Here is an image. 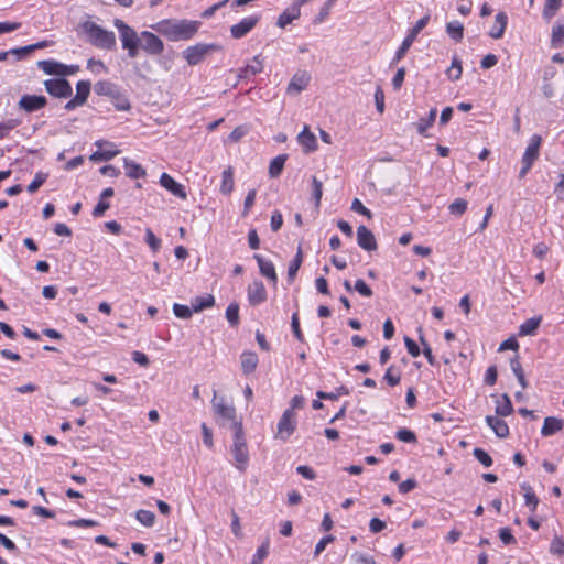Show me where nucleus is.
<instances>
[{"instance_id":"nucleus-49","label":"nucleus","mask_w":564,"mask_h":564,"mask_svg":"<svg viewBox=\"0 0 564 564\" xmlns=\"http://www.w3.org/2000/svg\"><path fill=\"white\" fill-rule=\"evenodd\" d=\"M562 4V0H545L544 9H543V15L546 19H550L555 15L557 10L560 9Z\"/></svg>"},{"instance_id":"nucleus-4","label":"nucleus","mask_w":564,"mask_h":564,"mask_svg":"<svg viewBox=\"0 0 564 564\" xmlns=\"http://www.w3.org/2000/svg\"><path fill=\"white\" fill-rule=\"evenodd\" d=\"M113 25L119 32L122 48L128 51L129 57L135 58L139 54L140 35L120 19H116Z\"/></svg>"},{"instance_id":"nucleus-6","label":"nucleus","mask_w":564,"mask_h":564,"mask_svg":"<svg viewBox=\"0 0 564 564\" xmlns=\"http://www.w3.org/2000/svg\"><path fill=\"white\" fill-rule=\"evenodd\" d=\"M213 409L216 415L220 416L224 420L231 422V429L235 431L236 423H242L240 419L237 417V412L234 405L227 404L225 398H218L217 392L214 391V398L212 401Z\"/></svg>"},{"instance_id":"nucleus-11","label":"nucleus","mask_w":564,"mask_h":564,"mask_svg":"<svg viewBox=\"0 0 564 564\" xmlns=\"http://www.w3.org/2000/svg\"><path fill=\"white\" fill-rule=\"evenodd\" d=\"M139 48H142L150 55H159L164 50V44L162 40L152 32L143 31L140 34V45Z\"/></svg>"},{"instance_id":"nucleus-41","label":"nucleus","mask_w":564,"mask_h":564,"mask_svg":"<svg viewBox=\"0 0 564 564\" xmlns=\"http://www.w3.org/2000/svg\"><path fill=\"white\" fill-rule=\"evenodd\" d=\"M111 102L119 111H127L131 107L128 97L120 90L111 98Z\"/></svg>"},{"instance_id":"nucleus-45","label":"nucleus","mask_w":564,"mask_h":564,"mask_svg":"<svg viewBox=\"0 0 564 564\" xmlns=\"http://www.w3.org/2000/svg\"><path fill=\"white\" fill-rule=\"evenodd\" d=\"M395 437L404 443L414 444L417 442L415 433L409 429L402 427L397 431Z\"/></svg>"},{"instance_id":"nucleus-43","label":"nucleus","mask_w":564,"mask_h":564,"mask_svg":"<svg viewBox=\"0 0 564 564\" xmlns=\"http://www.w3.org/2000/svg\"><path fill=\"white\" fill-rule=\"evenodd\" d=\"M349 393H350V391L347 387L340 386V387L336 388L335 392L318 391L316 393V395L318 397V399L337 400L339 395H348Z\"/></svg>"},{"instance_id":"nucleus-52","label":"nucleus","mask_w":564,"mask_h":564,"mask_svg":"<svg viewBox=\"0 0 564 564\" xmlns=\"http://www.w3.org/2000/svg\"><path fill=\"white\" fill-rule=\"evenodd\" d=\"M47 176V173L37 172L34 180L28 185V192L35 193L45 183Z\"/></svg>"},{"instance_id":"nucleus-42","label":"nucleus","mask_w":564,"mask_h":564,"mask_svg":"<svg viewBox=\"0 0 564 564\" xmlns=\"http://www.w3.org/2000/svg\"><path fill=\"white\" fill-rule=\"evenodd\" d=\"M226 318L230 326L236 327L239 325V305L234 302L226 308Z\"/></svg>"},{"instance_id":"nucleus-20","label":"nucleus","mask_w":564,"mask_h":564,"mask_svg":"<svg viewBox=\"0 0 564 564\" xmlns=\"http://www.w3.org/2000/svg\"><path fill=\"white\" fill-rule=\"evenodd\" d=\"M541 144H542L541 135L533 134L530 139V142H529L524 153H523L522 160L534 164V162L539 159Z\"/></svg>"},{"instance_id":"nucleus-15","label":"nucleus","mask_w":564,"mask_h":564,"mask_svg":"<svg viewBox=\"0 0 564 564\" xmlns=\"http://www.w3.org/2000/svg\"><path fill=\"white\" fill-rule=\"evenodd\" d=\"M556 77V70L554 68L546 69L543 76L542 91L546 98L555 96L556 87L560 86L564 89V78H557L554 83H550V78Z\"/></svg>"},{"instance_id":"nucleus-27","label":"nucleus","mask_w":564,"mask_h":564,"mask_svg":"<svg viewBox=\"0 0 564 564\" xmlns=\"http://www.w3.org/2000/svg\"><path fill=\"white\" fill-rule=\"evenodd\" d=\"M301 14L300 6L294 3L291 8L284 10L278 18V26L285 28L288 24L292 23L295 19H297Z\"/></svg>"},{"instance_id":"nucleus-63","label":"nucleus","mask_w":564,"mask_h":564,"mask_svg":"<svg viewBox=\"0 0 564 564\" xmlns=\"http://www.w3.org/2000/svg\"><path fill=\"white\" fill-rule=\"evenodd\" d=\"M417 487V481L414 478H409L399 484V491L401 494H408Z\"/></svg>"},{"instance_id":"nucleus-44","label":"nucleus","mask_w":564,"mask_h":564,"mask_svg":"<svg viewBox=\"0 0 564 564\" xmlns=\"http://www.w3.org/2000/svg\"><path fill=\"white\" fill-rule=\"evenodd\" d=\"M419 340L421 343V345L423 346V355L425 356V358L427 359V362L431 365V366H434L436 364V360H435V357L433 356L432 354V349L429 345V343L426 341L424 335H423V332H422V328H419Z\"/></svg>"},{"instance_id":"nucleus-3","label":"nucleus","mask_w":564,"mask_h":564,"mask_svg":"<svg viewBox=\"0 0 564 564\" xmlns=\"http://www.w3.org/2000/svg\"><path fill=\"white\" fill-rule=\"evenodd\" d=\"M231 453L236 462V467L243 473L249 463V452L245 438L242 423L235 424L234 444L231 447Z\"/></svg>"},{"instance_id":"nucleus-58","label":"nucleus","mask_w":564,"mask_h":564,"mask_svg":"<svg viewBox=\"0 0 564 564\" xmlns=\"http://www.w3.org/2000/svg\"><path fill=\"white\" fill-rule=\"evenodd\" d=\"M355 291L365 297L372 296V290L367 285L362 279H358L354 285Z\"/></svg>"},{"instance_id":"nucleus-46","label":"nucleus","mask_w":564,"mask_h":564,"mask_svg":"<svg viewBox=\"0 0 564 564\" xmlns=\"http://www.w3.org/2000/svg\"><path fill=\"white\" fill-rule=\"evenodd\" d=\"M462 62L457 57H454L451 67L447 69V76L451 80H457L462 77Z\"/></svg>"},{"instance_id":"nucleus-37","label":"nucleus","mask_w":564,"mask_h":564,"mask_svg":"<svg viewBox=\"0 0 564 564\" xmlns=\"http://www.w3.org/2000/svg\"><path fill=\"white\" fill-rule=\"evenodd\" d=\"M446 33L455 42H460L464 37V25L459 21H451L446 23Z\"/></svg>"},{"instance_id":"nucleus-62","label":"nucleus","mask_w":564,"mask_h":564,"mask_svg":"<svg viewBox=\"0 0 564 564\" xmlns=\"http://www.w3.org/2000/svg\"><path fill=\"white\" fill-rule=\"evenodd\" d=\"M499 538L501 542L506 545L516 543V539L509 528H501L499 530Z\"/></svg>"},{"instance_id":"nucleus-32","label":"nucleus","mask_w":564,"mask_h":564,"mask_svg":"<svg viewBox=\"0 0 564 564\" xmlns=\"http://www.w3.org/2000/svg\"><path fill=\"white\" fill-rule=\"evenodd\" d=\"M215 305V297L212 294H206L204 296H196L192 300L191 306L193 312L198 313L205 308L213 307Z\"/></svg>"},{"instance_id":"nucleus-64","label":"nucleus","mask_w":564,"mask_h":564,"mask_svg":"<svg viewBox=\"0 0 564 564\" xmlns=\"http://www.w3.org/2000/svg\"><path fill=\"white\" fill-rule=\"evenodd\" d=\"M355 558L356 564H376V561L372 556L365 554V553H355L352 555Z\"/></svg>"},{"instance_id":"nucleus-55","label":"nucleus","mask_w":564,"mask_h":564,"mask_svg":"<svg viewBox=\"0 0 564 564\" xmlns=\"http://www.w3.org/2000/svg\"><path fill=\"white\" fill-rule=\"evenodd\" d=\"M467 209V200L463 198L455 199L449 206L448 210L452 215L460 216L463 215Z\"/></svg>"},{"instance_id":"nucleus-57","label":"nucleus","mask_w":564,"mask_h":564,"mask_svg":"<svg viewBox=\"0 0 564 564\" xmlns=\"http://www.w3.org/2000/svg\"><path fill=\"white\" fill-rule=\"evenodd\" d=\"M291 327H292V332H293L294 336L296 337V339L300 340V341H303L304 340V336H303V333H302V330L300 328V319H299V313L297 312L293 313V315H292Z\"/></svg>"},{"instance_id":"nucleus-38","label":"nucleus","mask_w":564,"mask_h":564,"mask_svg":"<svg viewBox=\"0 0 564 564\" xmlns=\"http://www.w3.org/2000/svg\"><path fill=\"white\" fill-rule=\"evenodd\" d=\"M521 488L525 491V494H524L525 505L530 508V510L532 512H534L536 510V507L540 501L539 498L536 497L532 487L529 484H527V482L521 484Z\"/></svg>"},{"instance_id":"nucleus-54","label":"nucleus","mask_w":564,"mask_h":564,"mask_svg":"<svg viewBox=\"0 0 564 564\" xmlns=\"http://www.w3.org/2000/svg\"><path fill=\"white\" fill-rule=\"evenodd\" d=\"M337 0H326L323 7L321 8L318 14L314 19V23H322L330 13V9Z\"/></svg>"},{"instance_id":"nucleus-19","label":"nucleus","mask_w":564,"mask_h":564,"mask_svg":"<svg viewBox=\"0 0 564 564\" xmlns=\"http://www.w3.org/2000/svg\"><path fill=\"white\" fill-rule=\"evenodd\" d=\"M254 260L257 261L259 265L260 273L265 276L269 281H271L273 284H276L278 282V275L275 272L274 264L270 260H265L260 254H253Z\"/></svg>"},{"instance_id":"nucleus-40","label":"nucleus","mask_w":564,"mask_h":564,"mask_svg":"<svg viewBox=\"0 0 564 564\" xmlns=\"http://www.w3.org/2000/svg\"><path fill=\"white\" fill-rule=\"evenodd\" d=\"M155 513L150 510L140 509L135 512V519L145 528H152L155 523Z\"/></svg>"},{"instance_id":"nucleus-39","label":"nucleus","mask_w":564,"mask_h":564,"mask_svg":"<svg viewBox=\"0 0 564 564\" xmlns=\"http://www.w3.org/2000/svg\"><path fill=\"white\" fill-rule=\"evenodd\" d=\"M303 261V254H302V248L299 246L297 252L294 257V259L291 261L289 269H288V280L293 281L294 278L297 274L299 269L301 268Z\"/></svg>"},{"instance_id":"nucleus-26","label":"nucleus","mask_w":564,"mask_h":564,"mask_svg":"<svg viewBox=\"0 0 564 564\" xmlns=\"http://www.w3.org/2000/svg\"><path fill=\"white\" fill-rule=\"evenodd\" d=\"M564 426V421L562 419L555 416H547L544 419L543 426L541 429V434L545 437L555 434L561 431Z\"/></svg>"},{"instance_id":"nucleus-5","label":"nucleus","mask_w":564,"mask_h":564,"mask_svg":"<svg viewBox=\"0 0 564 564\" xmlns=\"http://www.w3.org/2000/svg\"><path fill=\"white\" fill-rule=\"evenodd\" d=\"M429 20H430V17L429 15H424L423 18H421L420 20L416 21L414 26L410 30V32L408 33V35L403 40L401 46L398 48V51H397V53H395V55H394V57L392 59V63H398V62H400L405 56L406 52L409 51V48L413 44V42L416 39V36L419 35V33L429 23Z\"/></svg>"},{"instance_id":"nucleus-22","label":"nucleus","mask_w":564,"mask_h":564,"mask_svg":"<svg viewBox=\"0 0 564 564\" xmlns=\"http://www.w3.org/2000/svg\"><path fill=\"white\" fill-rule=\"evenodd\" d=\"M486 423L490 426V429L499 438H506L509 436L508 424L502 419L498 417V415H487Z\"/></svg>"},{"instance_id":"nucleus-12","label":"nucleus","mask_w":564,"mask_h":564,"mask_svg":"<svg viewBox=\"0 0 564 564\" xmlns=\"http://www.w3.org/2000/svg\"><path fill=\"white\" fill-rule=\"evenodd\" d=\"M47 105V99L43 95H23L18 107L26 113H32L43 109Z\"/></svg>"},{"instance_id":"nucleus-59","label":"nucleus","mask_w":564,"mask_h":564,"mask_svg":"<svg viewBox=\"0 0 564 564\" xmlns=\"http://www.w3.org/2000/svg\"><path fill=\"white\" fill-rule=\"evenodd\" d=\"M404 345L406 347L408 352L412 357H419L421 355V349H420L419 345L409 336L404 337Z\"/></svg>"},{"instance_id":"nucleus-60","label":"nucleus","mask_w":564,"mask_h":564,"mask_svg":"<svg viewBox=\"0 0 564 564\" xmlns=\"http://www.w3.org/2000/svg\"><path fill=\"white\" fill-rule=\"evenodd\" d=\"M312 185H313V197L316 202V205H319L322 195H323V183L317 180V177L313 176L312 178Z\"/></svg>"},{"instance_id":"nucleus-2","label":"nucleus","mask_w":564,"mask_h":564,"mask_svg":"<svg viewBox=\"0 0 564 564\" xmlns=\"http://www.w3.org/2000/svg\"><path fill=\"white\" fill-rule=\"evenodd\" d=\"M82 29L87 34L91 45L102 50H113L116 47V35L112 31L105 30L93 21L83 22Z\"/></svg>"},{"instance_id":"nucleus-33","label":"nucleus","mask_w":564,"mask_h":564,"mask_svg":"<svg viewBox=\"0 0 564 564\" xmlns=\"http://www.w3.org/2000/svg\"><path fill=\"white\" fill-rule=\"evenodd\" d=\"M288 154H279L270 162L269 176L271 178H276L281 175Z\"/></svg>"},{"instance_id":"nucleus-53","label":"nucleus","mask_w":564,"mask_h":564,"mask_svg":"<svg viewBox=\"0 0 564 564\" xmlns=\"http://www.w3.org/2000/svg\"><path fill=\"white\" fill-rule=\"evenodd\" d=\"M173 313L178 318L188 319L193 315V310L192 306L189 307L187 305L175 303L173 305Z\"/></svg>"},{"instance_id":"nucleus-16","label":"nucleus","mask_w":564,"mask_h":564,"mask_svg":"<svg viewBox=\"0 0 564 564\" xmlns=\"http://www.w3.org/2000/svg\"><path fill=\"white\" fill-rule=\"evenodd\" d=\"M310 80L311 75L306 70L295 73L286 87V93L290 95L300 94L307 87Z\"/></svg>"},{"instance_id":"nucleus-28","label":"nucleus","mask_w":564,"mask_h":564,"mask_svg":"<svg viewBox=\"0 0 564 564\" xmlns=\"http://www.w3.org/2000/svg\"><path fill=\"white\" fill-rule=\"evenodd\" d=\"M123 165L126 169V174L130 178L139 180L145 177L147 175L144 167L128 158L123 159Z\"/></svg>"},{"instance_id":"nucleus-18","label":"nucleus","mask_w":564,"mask_h":564,"mask_svg":"<svg viewBox=\"0 0 564 564\" xmlns=\"http://www.w3.org/2000/svg\"><path fill=\"white\" fill-rule=\"evenodd\" d=\"M160 184L171 192L176 197H180L182 199H186L187 194L184 189V186L180 183H177L171 175L167 173H162L160 177Z\"/></svg>"},{"instance_id":"nucleus-17","label":"nucleus","mask_w":564,"mask_h":564,"mask_svg":"<svg viewBox=\"0 0 564 564\" xmlns=\"http://www.w3.org/2000/svg\"><path fill=\"white\" fill-rule=\"evenodd\" d=\"M248 301L257 306L267 301V290L262 281L256 280L248 286Z\"/></svg>"},{"instance_id":"nucleus-35","label":"nucleus","mask_w":564,"mask_h":564,"mask_svg":"<svg viewBox=\"0 0 564 564\" xmlns=\"http://www.w3.org/2000/svg\"><path fill=\"white\" fill-rule=\"evenodd\" d=\"M495 411L496 414L501 417L508 416L513 412L510 397L507 393H503L501 400L497 401Z\"/></svg>"},{"instance_id":"nucleus-8","label":"nucleus","mask_w":564,"mask_h":564,"mask_svg":"<svg viewBox=\"0 0 564 564\" xmlns=\"http://www.w3.org/2000/svg\"><path fill=\"white\" fill-rule=\"evenodd\" d=\"M44 87L47 94L55 98H69L73 95L70 83L63 77L46 79Z\"/></svg>"},{"instance_id":"nucleus-14","label":"nucleus","mask_w":564,"mask_h":564,"mask_svg":"<svg viewBox=\"0 0 564 564\" xmlns=\"http://www.w3.org/2000/svg\"><path fill=\"white\" fill-rule=\"evenodd\" d=\"M357 243L366 251H373L378 248L375 235L365 225L357 228Z\"/></svg>"},{"instance_id":"nucleus-50","label":"nucleus","mask_w":564,"mask_h":564,"mask_svg":"<svg viewBox=\"0 0 564 564\" xmlns=\"http://www.w3.org/2000/svg\"><path fill=\"white\" fill-rule=\"evenodd\" d=\"M144 240L153 252H158L161 248V239H159L150 228L145 229Z\"/></svg>"},{"instance_id":"nucleus-56","label":"nucleus","mask_w":564,"mask_h":564,"mask_svg":"<svg viewBox=\"0 0 564 564\" xmlns=\"http://www.w3.org/2000/svg\"><path fill=\"white\" fill-rule=\"evenodd\" d=\"M20 124V120L18 119H9L4 122L0 123V139H3L9 134L11 130Z\"/></svg>"},{"instance_id":"nucleus-34","label":"nucleus","mask_w":564,"mask_h":564,"mask_svg":"<svg viewBox=\"0 0 564 564\" xmlns=\"http://www.w3.org/2000/svg\"><path fill=\"white\" fill-rule=\"evenodd\" d=\"M221 178L220 193L224 195L231 194L234 191V170L231 166L224 170Z\"/></svg>"},{"instance_id":"nucleus-31","label":"nucleus","mask_w":564,"mask_h":564,"mask_svg":"<svg viewBox=\"0 0 564 564\" xmlns=\"http://www.w3.org/2000/svg\"><path fill=\"white\" fill-rule=\"evenodd\" d=\"M436 116L437 109L432 108L426 118H421L417 122H415L414 126L416 128L417 133L421 135H426V131L434 124Z\"/></svg>"},{"instance_id":"nucleus-47","label":"nucleus","mask_w":564,"mask_h":564,"mask_svg":"<svg viewBox=\"0 0 564 564\" xmlns=\"http://www.w3.org/2000/svg\"><path fill=\"white\" fill-rule=\"evenodd\" d=\"M563 41H564V23L556 24L552 31V46L558 48L562 46Z\"/></svg>"},{"instance_id":"nucleus-24","label":"nucleus","mask_w":564,"mask_h":564,"mask_svg":"<svg viewBox=\"0 0 564 564\" xmlns=\"http://www.w3.org/2000/svg\"><path fill=\"white\" fill-rule=\"evenodd\" d=\"M258 356L254 351L246 350L240 355L241 370L245 375L252 373L258 366Z\"/></svg>"},{"instance_id":"nucleus-21","label":"nucleus","mask_w":564,"mask_h":564,"mask_svg":"<svg viewBox=\"0 0 564 564\" xmlns=\"http://www.w3.org/2000/svg\"><path fill=\"white\" fill-rule=\"evenodd\" d=\"M263 69V58L261 55H256L250 64H247L243 68L238 70V78L246 79L251 75H257Z\"/></svg>"},{"instance_id":"nucleus-13","label":"nucleus","mask_w":564,"mask_h":564,"mask_svg":"<svg viewBox=\"0 0 564 564\" xmlns=\"http://www.w3.org/2000/svg\"><path fill=\"white\" fill-rule=\"evenodd\" d=\"M259 15H251L243 18L239 23L230 28V34L234 39H241L246 36L259 22Z\"/></svg>"},{"instance_id":"nucleus-30","label":"nucleus","mask_w":564,"mask_h":564,"mask_svg":"<svg viewBox=\"0 0 564 564\" xmlns=\"http://www.w3.org/2000/svg\"><path fill=\"white\" fill-rule=\"evenodd\" d=\"M37 67L42 69L47 75H56L58 77H63V63L57 61L48 59V61H39Z\"/></svg>"},{"instance_id":"nucleus-1","label":"nucleus","mask_w":564,"mask_h":564,"mask_svg":"<svg viewBox=\"0 0 564 564\" xmlns=\"http://www.w3.org/2000/svg\"><path fill=\"white\" fill-rule=\"evenodd\" d=\"M199 22L189 20H162L152 28L170 41H186L198 31Z\"/></svg>"},{"instance_id":"nucleus-23","label":"nucleus","mask_w":564,"mask_h":564,"mask_svg":"<svg viewBox=\"0 0 564 564\" xmlns=\"http://www.w3.org/2000/svg\"><path fill=\"white\" fill-rule=\"evenodd\" d=\"M508 24V15L506 12L500 11L496 14L495 24L489 31L488 35L495 40L501 39L505 34Z\"/></svg>"},{"instance_id":"nucleus-36","label":"nucleus","mask_w":564,"mask_h":564,"mask_svg":"<svg viewBox=\"0 0 564 564\" xmlns=\"http://www.w3.org/2000/svg\"><path fill=\"white\" fill-rule=\"evenodd\" d=\"M542 321V317H532L527 319L519 328V335L520 336H531L534 335L536 329L540 326V323Z\"/></svg>"},{"instance_id":"nucleus-25","label":"nucleus","mask_w":564,"mask_h":564,"mask_svg":"<svg viewBox=\"0 0 564 564\" xmlns=\"http://www.w3.org/2000/svg\"><path fill=\"white\" fill-rule=\"evenodd\" d=\"M299 143L302 145L304 152L310 153L317 149L316 137L310 131L307 127L297 135Z\"/></svg>"},{"instance_id":"nucleus-7","label":"nucleus","mask_w":564,"mask_h":564,"mask_svg":"<svg viewBox=\"0 0 564 564\" xmlns=\"http://www.w3.org/2000/svg\"><path fill=\"white\" fill-rule=\"evenodd\" d=\"M219 48L220 46H218L217 44L197 43L193 46H188L183 52V56L188 63V65L194 66L199 64L208 53L217 51Z\"/></svg>"},{"instance_id":"nucleus-48","label":"nucleus","mask_w":564,"mask_h":564,"mask_svg":"<svg viewBox=\"0 0 564 564\" xmlns=\"http://www.w3.org/2000/svg\"><path fill=\"white\" fill-rule=\"evenodd\" d=\"M269 540H265L257 550L256 554L252 557V561L250 564H262V561L268 556L269 554Z\"/></svg>"},{"instance_id":"nucleus-29","label":"nucleus","mask_w":564,"mask_h":564,"mask_svg":"<svg viewBox=\"0 0 564 564\" xmlns=\"http://www.w3.org/2000/svg\"><path fill=\"white\" fill-rule=\"evenodd\" d=\"M94 90L99 96L112 98L119 91V88L116 84L109 80H99L95 84Z\"/></svg>"},{"instance_id":"nucleus-10","label":"nucleus","mask_w":564,"mask_h":564,"mask_svg":"<svg viewBox=\"0 0 564 564\" xmlns=\"http://www.w3.org/2000/svg\"><path fill=\"white\" fill-rule=\"evenodd\" d=\"M90 90L91 84L89 80L77 82L76 95L65 104L64 109L66 111H73L76 108L84 106L87 102Z\"/></svg>"},{"instance_id":"nucleus-61","label":"nucleus","mask_w":564,"mask_h":564,"mask_svg":"<svg viewBox=\"0 0 564 564\" xmlns=\"http://www.w3.org/2000/svg\"><path fill=\"white\" fill-rule=\"evenodd\" d=\"M375 104L379 113L384 111V93L380 86L375 91Z\"/></svg>"},{"instance_id":"nucleus-51","label":"nucleus","mask_w":564,"mask_h":564,"mask_svg":"<svg viewBox=\"0 0 564 564\" xmlns=\"http://www.w3.org/2000/svg\"><path fill=\"white\" fill-rule=\"evenodd\" d=\"M473 455L485 467H490L494 463L491 456L482 448H475Z\"/></svg>"},{"instance_id":"nucleus-9","label":"nucleus","mask_w":564,"mask_h":564,"mask_svg":"<svg viewBox=\"0 0 564 564\" xmlns=\"http://www.w3.org/2000/svg\"><path fill=\"white\" fill-rule=\"evenodd\" d=\"M295 429V412H293V409H286L279 420L275 438L286 441L294 433Z\"/></svg>"}]
</instances>
